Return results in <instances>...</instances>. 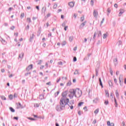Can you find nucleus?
<instances>
[{"instance_id": "nucleus-1", "label": "nucleus", "mask_w": 126, "mask_h": 126, "mask_svg": "<svg viewBox=\"0 0 126 126\" xmlns=\"http://www.w3.org/2000/svg\"><path fill=\"white\" fill-rule=\"evenodd\" d=\"M60 106L57 105L56 107V110L58 111V112H61V111H63V110H64L65 108V106L67 105V103L63 102V101L62 100L60 101Z\"/></svg>"}, {"instance_id": "nucleus-2", "label": "nucleus", "mask_w": 126, "mask_h": 126, "mask_svg": "<svg viewBox=\"0 0 126 126\" xmlns=\"http://www.w3.org/2000/svg\"><path fill=\"white\" fill-rule=\"evenodd\" d=\"M67 95V92L65 91L62 93V97L61 98L60 101H62L63 103L68 104L69 102V99L66 97Z\"/></svg>"}, {"instance_id": "nucleus-3", "label": "nucleus", "mask_w": 126, "mask_h": 126, "mask_svg": "<svg viewBox=\"0 0 126 126\" xmlns=\"http://www.w3.org/2000/svg\"><path fill=\"white\" fill-rule=\"evenodd\" d=\"M69 93L68 96L70 99H72L73 97H75V89H73L69 90Z\"/></svg>"}, {"instance_id": "nucleus-4", "label": "nucleus", "mask_w": 126, "mask_h": 126, "mask_svg": "<svg viewBox=\"0 0 126 126\" xmlns=\"http://www.w3.org/2000/svg\"><path fill=\"white\" fill-rule=\"evenodd\" d=\"M75 94L76 98H80L82 95V92L79 89H75Z\"/></svg>"}, {"instance_id": "nucleus-5", "label": "nucleus", "mask_w": 126, "mask_h": 126, "mask_svg": "<svg viewBox=\"0 0 126 126\" xmlns=\"http://www.w3.org/2000/svg\"><path fill=\"white\" fill-rule=\"evenodd\" d=\"M97 34V38H99V37H101L102 36V33L101 32V31H97V32H95L93 36V40H95V38H96V35Z\"/></svg>"}, {"instance_id": "nucleus-6", "label": "nucleus", "mask_w": 126, "mask_h": 126, "mask_svg": "<svg viewBox=\"0 0 126 126\" xmlns=\"http://www.w3.org/2000/svg\"><path fill=\"white\" fill-rule=\"evenodd\" d=\"M69 107H70L71 110L73 109V107H74V100H72L70 101L69 104H68Z\"/></svg>"}, {"instance_id": "nucleus-7", "label": "nucleus", "mask_w": 126, "mask_h": 126, "mask_svg": "<svg viewBox=\"0 0 126 126\" xmlns=\"http://www.w3.org/2000/svg\"><path fill=\"white\" fill-rule=\"evenodd\" d=\"M119 79V83L121 86H122V83L124 82V80L123 79V75H120Z\"/></svg>"}, {"instance_id": "nucleus-8", "label": "nucleus", "mask_w": 126, "mask_h": 126, "mask_svg": "<svg viewBox=\"0 0 126 126\" xmlns=\"http://www.w3.org/2000/svg\"><path fill=\"white\" fill-rule=\"evenodd\" d=\"M86 21H85L84 23H82L80 26H79V29H83V27L85 26V24H86Z\"/></svg>"}, {"instance_id": "nucleus-9", "label": "nucleus", "mask_w": 126, "mask_h": 126, "mask_svg": "<svg viewBox=\"0 0 126 126\" xmlns=\"http://www.w3.org/2000/svg\"><path fill=\"white\" fill-rule=\"evenodd\" d=\"M0 41L3 45H6V44H7V42H6V41H5V40L3 39L2 38H1Z\"/></svg>"}, {"instance_id": "nucleus-10", "label": "nucleus", "mask_w": 126, "mask_h": 126, "mask_svg": "<svg viewBox=\"0 0 126 126\" xmlns=\"http://www.w3.org/2000/svg\"><path fill=\"white\" fill-rule=\"evenodd\" d=\"M32 68H33V64H32L29 65L28 67H27L26 69L28 71H29V70H30L31 69H32Z\"/></svg>"}, {"instance_id": "nucleus-11", "label": "nucleus", "mask_w": 126, "mask_h": 126, "mask_svg": "<svg viewBox=\"0 0 126 126\" xmlns=\"http://www.w3.org/2000/svg\"><path fill=\"white\" fill-rule=\"evenodd\" d=\"M74 2L71 1L68 3V5L70 6V7H73L74 6Z\"/></svg>"}, {"instance_id": "nucleus-12", "label": "nucleus", "mask_w": 126, "mask_h": 126, "mask_svg": "<svg viewBox=\"0 0 126 126\" xmlns=\"http://www.w3.org/2000/svg\"><path fill=\"white\" fill-rule=\"evenodd\" d=\"M94 16L95 17V18L98 17V12L95 10L94 11Z\"/></svg>"}, {"instance_id": "nucleus-13", "label": "nucleus", "mask_w": 126, "mask_h": 126, "mask_svg": "<svg viewBox=\"0 0 126 126\" xmlns=\"http://www.w3.org/2000/svg\"><path fill=\"white\" fill-rule=\"evenodd\" d=\"M115 94H116V96L117 99H120V94H119V92H118V90H116Z\"/></svg>"}, {"instance_id": "nucleus-14", "label": "nucleus", "mask_w": 126, "mask_h": 126, "mask_svg": "<svg viewBox=\"0 0 126 126\" xmlns=\"http://www.w3.org/2000/svg\"><path fill=\"white\" fill-rule=\"evenodd\" d=\"M23 57H24V53L23 52H22L19 55V59H21V60H22V59H23Z\"/></svg>"}, {"instance_id": "nucleus-15", "label": "nucleus", "mask_w": 126, "mask_h": 126, "mask_svg": "<svg viewBox=\"0 0 126 126\" xmlns=\"http://www.w3.org/2000/svg\"><path fill=\"white\" fill-rule=\"evenodd\" d=\"M124 12H125V10L123 9H120L119 16H121V15H122V14H123V13H124Z\"/></svg>"}, {"instance_id": "nucleus-16", "label": "nucleus", "mask_w": 126, "mask_h": 126, "mask_svg": "<svg viewBox=\"0 0 126 126\" xmlns=\"http://www.w3.org/2000/svg\"><path fill=\"white\" fill-rule=\"evenodd\" d=\"M34 37H35V35H34V33H32L30 37V42H32V41H33V39H34Z\"/></svg>"}, {"instance_id": "nucleus-17", "label": "nucleus", "mask_w": 126, "mask_h": 126, "mask_svg": "<svg viewBox=\"0 0 126 126\" xmlns=\"http://www.w3.org/2000/svg\"><path fill=\"white\" fill-rule=\"evenodd\" d=\"M107 126H115V124L111 123L110 121L107 122Z\"/></svg>"}, {"instance_id": "nucleus-18", "label": "nucleus", "mask_w": 126, "mask_h": 126, "mask_svg": "<svg viewBox=\"0 0 126 126\" xmlns=\"http://www.w3.org/2000/svg\"><path fill=\"white\" fill-rule=\"evenodd\" d=\"M99 99L98 98H96L93 100V103H94L95 104H97L98 102H99Z\"/></svg>"}, {"instance_id": "nucleus-19", "label": "nucleus", "mask_w": 126, "mask_h": 126, "mask_svg": "<svg viewBox=\"0 0 126 126\" xmlns=\"http://www.w3.org/2000/svg\"><path fill=\"white\" fill-rule=\"evenodd\" d=\"M106 97H108L109 98L110 97V94H109V92L108 91H105Z\"/></svg>"}, {"instance_id": "nucleus-20", "label": "nucleus", "mask_w": 126, "mask_h": 126, "mask_svg": "<svg viewBox=\"0 0 126 126\" xmlns=\"http://www.w3.org/2000/svg\"><path fill=\"white\" fill-rule=\"evenodd\" d=\"M20 108L21 109H23V106H22V105H21V103H20V102H19L17 108L18 109H20Z\"/></svg>"}, {"instance_id": "nucleus-21", "label": "nucleus", "mask_w": 126, "mask_h": 126, "mask_svg": "<svg viewBox=\"0 0 126 126\" xmlns=\"http://www.w3.org/2000/svg\"><path fill=\"white\" fill-rule=\"evenodd\" d=\"M99 85H100L102 88H103V84L102 83V80H101V78H99Z\"/></svg>"}, {"instance_id": "nucleus-22", "label": "nucleus", "mask_w": 126, "mask_h": 126, "mask_svg": "<svg viewBox=\"0 0 126 126\" xmlns=\"http://www.w3.org/2000/svg\"><path fill=\"white\" fill-rule=\"evenodd\" d=\"M114 102H115V106L117 108L118 107V102H117V99L114 97Z\"/></svg>"}, {"instance_id": "nucleus-23", "label": "nucleus", "mask_w": 126, "mask_h": 126, "mask_svg": "<svg viewBox=\"0 0 126 126\" xmlns=\"http://www.w3.org/2000/svg\"><path fill=\"white\" fill-rule=\"evenodd\" d=\"M103 39H106L108 37V35L106 33H104L103 34Z\"/></svg>"}, {"instance_id": "nucleus-24", "label": "nucleus", "mask_w": 126, "mask_h": 126, "mask_svg": "<svg viewBox=\"0 0 126 126\" xmlns=\"http://www.w3.org/2000/svg\"><path fill=\"white\" fill-rule=\"evenodd\" d=\"M98 113H99V108H97L94 111V113L95 114V115H97Z\"/></svg>"}, {"instance_id": "nucleus-25", "label": "nucleus", "mask_w": 126, "mask_h": 126, "mask_svg": "<svg viewBox=\"0 0 126 126\" xmlns=\"http://www.w3.org/2000/svg\"><path fill=\"white\" fill-rule=\"evenodd\" d=\"M9 109H10V111L12 112V113H14L15 112V110L12 107H10Z\"/></svg>"}, {"instance_id": "nucleus-26", "label": "nucleus", "mask_w": 126, "mask_h": 126, "mask_svg": "<svg viewBox=\"0 0 126 126\" xmlns=\"http://www.w3.org/2000/svg\"><path fill=\"white\" fill-rule=\"evenodd\" d=\"M73 40V36H70L69 37V42H71Z\"/></svg>"}, {"instance_id": "nucleus-27", "label": "nucleus", "mask_w": 126, "mask_h": 126, "mask_svg": "<svg viewBox=\"0 0 126 126\" xmlns=\"http://www.w3.org/2000/svg\"><path fill=\"white\" fill-rule=\"evenodd\" d=\"M114 63L115 65H116V64H118V59H115L114 60Z\"/></svg>"}, {"instance_id": "nucleus-28", "label": "nucleus", "mask_w": 126, "mask_h": 126, "mask_svg": "<svg viewBox=\"0 0 126 126\" xmlns=\"http://www.w3.org/2000/svg\"><path fill=\"white\" fill-rule=\"evenodd\" d=\"M27 21L28 22V23H31V18H27Z\"/></svg>"}, {"instance_id": "nucleus-29", "label": "nucleus", "mask_w": 126, "mask_h": 126, "mask_svg": "<svg viewBox=\"0 0 126 126\" xmlns=\"http://www.w3.org/2000/svg\"><path fill=\"white\" fill-rule=\"evenodd\" d=\"M40 106V104L39 103H35L34 105V107L36 108H38Z\"/></svg>"}, {"instance_id": "nucleus-30", "label": "nucleus", "mask_w": 126, "mask_h": 126, "mask_svg": "<svg viewBox=\"0 0 126 126\" xmlns=\"http://www.w3.org/2000/svg\"><path fill=\"white\" fill-rule=\"evenodd\" d=\"M59 94H60V91H58L57 92L55 93V97H57V96H58V95H59Z\"/></svg>"}, {"instance_id": "nucleus-31", "label": "nucleus", "mask_w": 126, "mask_h": 126, "mask_svg": "<svg viewBox=\"0 0 126 126\" xmlns=\"http://www.w3.org/2000/svg\"><path fill=\"white\" fill-rule=\"evenodd\" d=\"M109 85L110 87H112L113 86V83H112V81H109Z\"/></svg>"}, {"instance_id": "nucleus-32", "label": "nucleus", "mask_w": 126, "mask_h": 126, "mask_svg": "<svg viewBox=\"0 0 126 126\" xmlns=\"http://www.w3.org/2000/svg\"><path fill=\"white\" fill-rule=\"evenodd\" d=\"M71 85V81H69L67 83V86H70Z\"/></svg>"}, {"instance_id": "nucleus-33", "label": "nucleus", "mask_w": 126, "mask_h": 126, "mask_svg": "<svg viewBox=\"0 0 126 126\" xmlns=\"http://www.w3.org/2000/svg\"><path fill=\"white\" fill-rule=\"evenodd\" d=\"M43 98H44V95L41 94L39 95V99H40V100L43 99Z\"/></svg>"}, {"instance_id": "nucleus-34", "label": "nucleus", "mask_w": 126, "mask_h": 126, "mask_svg": "<svg viewBox=\"0 0 126 126\" xmlns=\"http://www.w3.org/2000/svg\"><path fill=\"white\" fill-rule=\"evenodd\" d=\"M46 8L42 7V12H44V13H45V12H46Z\"/></svg>"}, {"instance_id": "nucleus-35", "label": "nucleus", "mask_w": 126, "mask_h": 126, "mask_svg": "<svg viewBox=\"0 0 126 126\" xmlns=\"http://www.w3.org/2000/svg\"><path fill=\"white\" fill-rule=\"evenodd\" d=\"M66 44V42L65 41H63L62 42V46H65Z\"/></svg>"}, {"instance_id": "nucleus-36", "label": "nucleus", "mask_w": 126, "mask_h": 126, "mask_svg": "<svg viewBox=\"0 0 126 126\" xmlns=\"http://www.w3.org/2000/svg\"><path fill=\"white\" fill-rule=\"evenodd\" d=\"M57 7H58V4H54V5H53V8L54 9H56V8H57Z\"/></svg>"}, {"instance_id": "nucleus-37", "label": "nucleus", "mask_w": 126, "mask_h": 126, "mask_svg": "<svg viewBox=\"0 0 126 126\" xmlns=\"http://www.w3.org/2000/svg\"><path fill=\"white\" fill-rule=\"evenodd\" d=\"M91 5H92V6H93V5H94V0H91Z\"/></svg>"}, {"instance_id": "nucleus-38", "label": "nucleus", "mask_w": 126, "mask_h": 126, "mask_svg": "<svg viewBox=\"0 0 126 126\" xmlns=\"http://www.w3.org/2000/svg\"><path fill=\"white\" fill-rule=\"evenodd\" d=\"M74 74H79V72H78V70H76L74 73Z\"/></svg>"}, {"instance_id": "nucleus-39", "label": "nucleus", "mask_w": 126, "mask_h": 126, "mask_svg": "<svg viewBox=\"0 0 126 126\" xmlns=\"http://www.w3.org/2000/svg\"><path fill=\"white\" fill-rule=\"evenodd\" d=\"M118 46H121V45H122V41L120 40L118 41V42L117 43Z\"/></svg>"}, {"instance_id": "nucleus-40", "label": "nucleus", "mask_w": 126, "mask_h": 126, "mask_svg": "<svg viewBox=\"0 0 126 126\" xmlns=\"http://www.w3.org/2000/svg\"><path fill=\"white\" fill-rule=\"evenodd\" d=\"M66 24V22H63L62 24V26H63V27H65V25Z\"/></svg>"}, {"instance_id": "nucleus-41", "label": "nucleus", "mask_w": 126, "mask_h": 126, "mask_svg": "<svg viewBox=\"0 0 126 126\" xmlns=\"http://www.w3.org/2000/svg\"><path fill=\"white\" fill-rule=\"evenodd\" d=\"M84 16H83L82 17H81V22H83V21H84Z\"/></svg>"}, {"instance_id": "nucleus-42", "label": "nucleus", "mask_w": 126, "mask_h": 126, "mask_svg": "<svg viewBox=\"0 0 126 126\" xmlns=\"http://www.w3.org/2000/svg\"><path fill=\"white\" fill-rule=\"evenodd\" d=\"M1 98L2 99V100H6V98H5L4 96H1Z\"/></svg>"}, {"instance_id": "nucleus-43", "label": "nucleus", "mask_w": 126, "mask_h": 126, "mask_svg": "<svg viewBox=\"0 0 126 126\" xmlns=\"http://www.w3.org/2000/svg\"><path fill=\"white\" fill-rule=\"evenodd\" d=\"M110 74L111 75H113V70L112 69V68L110 69Z\"/></svg>"}, {"instance_id": "nucleus-44", "label": "nucleus", "mask_w": 126, "mask_h": 126, "mask_svg": "<svg viewBox=\"0 0 126 126\" xmlns=\"http://www.w3.org/2000/svg\"><path fill=\"white\" fill-rule=\"evenodd\" d=\"M104 104H105V105H108V104H109V101L105 100L104 102Z\"/></svg>"}, {"instance_id": "nucleus-45", "label": "nucleus", "mask_w": 126, "mask_h": 126, "mask_svg": "<svg viewBox=\"0 0 126 126\" xmlns=\"http://www.w3.org/2000/svg\"><path fill=\"white\" fill-rule=\"evenodd\" d=\"M99 73H98V71L97 70H95V76H98Z\"/></svg>"}, {"instance_id": "nucleus-46", "label": "nucleus", "mask_w": 126, "mask_h": 126, "mask_svg": "<svg viewBox=\"0 0 126 126\" xmlns=\"http://www.w3.org/2000/svg\"><path fill=\"white\" fill-rule=\"evenodd\" d=\"M96 119H94V121L93 122V125H95L96 124Z\"/></svg>"}, {"instance_id": "nucleus-47", "label": "nucleus", "mask_w": 126, "mask_h": 126, "mask_svg": "<svg viewBox=\"0 0 126 126\" xmlns=\"http://www.w3.org/2000/svg\"><path fill=\"white\" fill-rule=\"evenodd\" d=\"M28 119L29 120H31V121H35V119H34V118H32L29 117V118H28Z\"/></svg>"}, {"instance_id": "nucleus-48", "label": "nucleus", "mask_w": 126, "mask_h": 126, "mask_svg": "<svg viewBox=\"0 0 126 126\" xmlns=\"http://www.w3.org/2000/svg\"><path fill=\"white\" fill-rule=\"evenodd\" d=\"M12 97H13L12 94H10V95H9V99H10L11 100L12 99Z\"/></svg>"}, {"instance_id": "nucleus-49", "label": "nucleus", "mask_w": 126, "mask_h": 126, "mask_svg": "<svg viewBox=\"0 0 126 126\" xmlns=\"http://www.w3.org/2000/svg\"><path fill=\"white\" fill-rule=\"evenodd\" d=\"M82 105H83V102H80L78 104V106H79L80 107V106H82Z\"/></svg>"}, {"instance_id": "nucleus-50", "label": "nucleus", "mask_w": 126, "mask_h": 126, "mask_svg": "<svg viewBox=\"0 0 126 126\" xmlns=\"http://www.w3.org/2000/svg\"><path fill=\"white\" fill-rule=\"evenodd\" d=\"M42 63H43V61L42 60H39V62L38 63V64H41Z\"/></svg>"}, {"instance_id": "nucleus-51", "label": "nucleus", "mask_w": 126, "mask_h": 126, "mask_svg": "<svg viewBox=\"0 0 126 126\" xmlns=\"http://www.w3.org/2000/svg\"><path fill=\"white\" fill-rule=\"evenodd\" d=\"M104 21H105V18H103L102 19V20L101 21V25L103 24V23H104Z\"/></svg>"}, {"instance_id": "nucleus-52", "label": "nucleus", "mask_w": 126, "mask_h": 126, "mask_svg": "<svg viewBox=\"0 0 126 126\" xmlns=\"http://www.w3.org/2000/svg\"><path fill=\"white\" fill-rule=\"evenodd\" d=\"M23 17H24V13H22L21 14V18H23Z\"/></svg>"}, {"instance_id": "nucleus-53", "label": "nucleus", "mask_w": 126, "mask_h": 126, "mask_svg": "<svg viewBox=\"0 0 126 126\" xmlns=\"http://www.w3.org/2000/svg\"><path fill=\"white\" fill-rule=\"evenodd\" d=\"M3 25L4 26H5V27L8 26V24L7 23H4Z\"/></svg>"}, {"instance_id": "nucleus-54", "label": "nucleus", "mask_w": 126, "mask_h": 126, "mask_svg": "<svg viewBox=\"0 0 126 126\" xmlns=\"http://www.w3.org/2000/svg\"><path fill=\"white\" fill-rule=\"evenodd\" d=\"M110 97L114 99V96H113V93H111L110 94Z\"/></svg>"}, {"instance_id": "nucleus-55", "label": "nucleus", "mask_w": 126, "mask_h": 126, "mask_svg": "<svg viewBox=\"0 0 126 126\" xmlns=\"http://www.w3.org/2000/svg\"><path fill=\"white\" fill-rule=\"evenodd\" d=\"M15 28V27H14V26H12L11 28H10V29L11 30H13Z\"/></svg>"}, {"instance_id": "nucleus-56", "label": "nucleus", "mask_w": 126, "mask_h": 126, "mask_svg": "<svg viewBox=\"0 0 126 126\" xmlns=\"http://www.w3.org/2000/svg\"><path fill=\"white\" fill-rule=\"evenodd\" d=\"M67 28H68V26H65L64 27V30L65 31H66V30H67Z\"/></svg>"}, {"instance_id": "nucleus-57", "label": "nucleus", "mask_w": 126, "mask_h": 126, "mask_svg": "<svg viewBox=\"0 0 126 126\" xmlns=\"http://www.w3.org/2000/svg\"><path fill=\"white\" fill-rule=\"evenodd\" d=\"M47 17H50L51 16V13H48L46 15Z\"/></svg>"}, {"instance_id": "nucleus-58", "label": "nucleus", "mask_w": 126, "mask_h": 126, "mask_svg": "<svg viewBox=\"0 0 126 126\" xmlns=\"http://www.w3.org/2000/svg\"><path fill=\"white\" fill-rule=\"evenodd\" d=\"M58 64H60V65H63V62H58Z\"/></svg>"}, {"instance_id": "nucleus-59", "label": "nucleus", "mask_w": 126, "mask_h": 126, "mask_svg": "<svg viewBox=\"0 0 126 126\" xmlns=\"http://www.w3.org/2000/svg\"><path fill=\"white\" fill-rule=\"evenodd\" d=\"M83 109L86 112L87 111V107L85 106Z\"/></svg>"}, {"instance_id": "nucleus-60", "label": "nucleus", "mask_w": 126, "mask_h": 126, "mask_svg": "<svg viewBox=\"0 0 126 126\" xmlns=\"http://www.w3.org/2000/svg\"><path fill=\"white\" fill-rule=\"evenodd\" d=\"M29 28H30L29 25H28L27 27L26 28V29H27L28 30H29Z\"/></svg>"}, {"instance_id": "nucleus-61", "label": "nucleus", "mask_w": 126, "mask_h": 126, "mask_svg": "<svg viewBox=\"0 0 126 126\" xmlns=\"http://www.w3.org/2000/svg\"><path fill=\"white\" fill-rule=\"evenodd\" d=\"M114 7H115L116 8H118V4H115Z\"/></svg>"}, {"instance_id": "nucleus-62", "label": "nucleus", "mask_w": 126, "mask_h": 126, "mask_svg": "<svg viewBox=\"0 0 126 126\" xmlns=\"http://www.w3.org/2000/svg\"><path fill=\"white\" fill-rule=\"evenodd\" d=\"M76 61H77L76 57H74V58H73V62H76Z\"/></svg>"}, {"instance_id": "nucleus-63", "label": "nucleus", "mask_w": 126, "mask_h": 126, "mask_svg": "<svg viewBox=\"0 0 126 126\" xmlns=\"http://www.w3.org/2000/svg\"><path fill=\"white\" fill-rule=\"evenodd\" d=\"M122 126H126V124H125V122H122Z\"/></svg>"}, {"instance_id": "nucleus-64", "label": "nucleus", "mask_w": 126, "mask_h": 126, "mask_svg": "<svg viewBox=\"0 0 126 126\" xmlns=\"http://www.w3.org/2000/svg\"><path fill=\"white\" fill-rule=\"evenodd\" d=\"M46 85H50V86H51V82H48V83H46Z\"/></svg>"}]
</instances>
